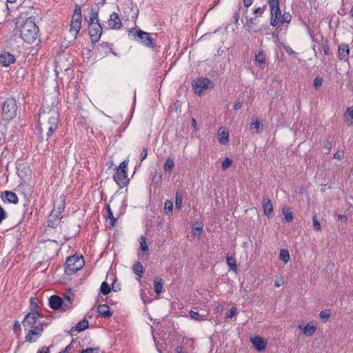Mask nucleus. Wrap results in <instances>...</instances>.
Segmentation results:
<instances>
[{"mask_svg": "<svg viewBox=\"0 0 353 353\" xmlns=\"http://www.w3.org/2000/svg\"><path fill=\"white\" fill-rule=\"evenodd\" d=\"M250 127L251 129L254 130L255 133H259L260 130L262 129L263 125L259 121L256 120L251 123Z\"/></svg>", "mask_w": 353, "mask_h": 353, "instance_id": "nucleus-40", "label": "nucleus"}, {"mask_svg": "<svg viewBox=\"0 0 353 353\" xmlns=\"http://www.w3.org/2000/svg\"><path fill=\"white\" fill-rule=\"evenodd\" d=\"M30 301V304L32 306L37 307V303L33 298H31Z\"/></svg>", "mask_w": 353, "mask_h": 353, "instance_id": "nucleus-64", "label": "nucleus"}, {"mask_svg": "<svg viewBox=\"0 0 353 353\" xmlns=\"http://www.w3.org/2000/svg\"><path fill=\"white\" fill-rule=\"evenodd\" d=\"M227 263L230 266L231 270H232L235 272H236L237 265L236 263V260L234 257L228 256H227Z\"/></svg>", "mask_w": 353, "mask_h": 353, "instance_id": "nucleus-34", "label": "nucleus"}, {"mask_svg": "<svg viewBox=\"0 0 353 353\" xmlns=\"http://www.w3.org/2000/svg\"><path fill=\"white\" fill-rule=\"evenodd\" d=\"M19 327H20V324L19 323V322H15L14 326H13V331L14 332H17V330L19 329Z\"/></svg>", "mask_w": 353, "mask_h": 353, "instance_id": "nucleus-60", "label": "nucleus"}, {"mask_svg": "<svg viewBox=\"0 0 353 353\" xmlns=\"http://www.w3.org/2000/svg\"><path fill=\"white\" fill-rule=\"evenodd\" d=\"M232 164V160L230 158L227 157L225 159V160L222 162L221 168L223 170H227L229 167L231 166Z\"/></svg>", "mask_w": 353, "mask_h": 353, "instance_id": "nucleus-44", "label": "nucleus"}, {"mask_svg": "<svg viewBox=\"0 0 353 353\" xmlns=\"http://www.w3.org/2000/svg\"><path fill=\"white\" fill-rule=\"evenodd\" d=\"M344 157V154H343V152L342 151H338L336 152L334 154V158L336 159H339V160H341Z\"/></svg>", "mask_w": 353, "mask_h": 353, "instance_id": "nucleus-55", "label": "nucleus"}, {"mask_svg": "<svg viewBox=\"0 0 353 353\" xmlns=\"http://www.w3.org/2000/svg\"><path fill=\"white\" fill-rule=\"evenodd\" d=\"M254 347L259 351L263 350L266 347V342L263 341L261 337H255L252 341Z\"/></svg>", "mask_w": 353, "mask_h": 353, "instance_id": "nucleus-23", "label": "nucleus"}, {"mask_svg": "<svg viewBox=\"0 0 353 353\" xmlns=\"http://www.w3.org/2000/svg\"><path fill=\"white\" fill-rule=\"evenodd\" d=\"M152 181L157 185H159L162 180V175L158 172H154L152 174Z\"/></svg>", "mask_w": 353, "mask_h": 353, "instance_id": "nucleus-41", "label": "nucleus"}, {"mask_svg": "<svg viewBox=\"0 0 353 353\" xmlns=\"http://www.w3.org/2000/svg\"><path fill=\"white\" fill-rule=\"evenodd\" d=\"M266 55L263 50L259 51L255 54V61L260 64H264L265 62Z\"/></svg>", "mask_w": 353, "mask_h": 353, "instance_id": "nucleus-27", "label": "nucleus"}, {"mask_svg": "<svg viewBox=\"0 0 353 353\" xmlns=\"http://www.w3.org/2000/svg\"><path fill=\"white\" fill-rule=\"evenodd\" d=\"M172 209H173L172 202L169 200H167L164 204V210H165V213L166 214L170 213L172 211Z\"/></svg>", "mask_w": 353, "mask_h": 353, "instance_id": "nucleus-43", "label": "nucleus"}, {"mask_svg": "<svg viewBox=\"0 0 353 353\" xmlns=\"http://www.w3.org/2000/svg\"><path fill=\"white\" fill-rule=\"evenodd\" d=\"M331 316V311L330 310H324L319 314V317L323 320H327Z\"/></svg>", "mask_w": 353, "mask_h": 353, "instance_id": "nucleus-42", "label": "nucleus"}, {"mask_svg": "<svg viewBox=\"0 0 353 353\" xmlns=\"http://www.w3.org/2000/svg\"><path fill=\"white\" fill-rule=\"evenodd\" d=\"M263 211L266 216H269L273 211V205L269 199L263 198Z\"/></svg>", "mask_w": 353, "mask_h": 353, "instance_id": "nucleus-24", "label": "nucleus"}, {"mask_svg": "<svg viewBox=\"0 0 353 353\" xmlns=\"http://www.w3.org/2000/svg\"><path fill=\"white\" fill-rule=\"evenodd\" d=\"M72 307V300L70 298L62 299L61 310L65 311Z\"/></svg>", "mask_w": 353, "mask_h": 353, "instance_id": "nucleus-33", "label": "nucleus"}, {"mask_svg": "<svg viewBox=\"0 0 353 353\" xmlns=\"http://www.w3.org/2000/svg\"><path fill=\"white\" fill-rule=\"evenodd\" d=\"M253 0H243V15L248 14V8L252 4Z\"/></svg>", "mask_w": 353, "mask_h": 353, "instance_id": "nucleus-48", "label": "nucleus"}, {"mask_svg": "<svg viewBox=\"0 0 353 353\" xmlns=\"http://www.w3.org/2000/svg\"><path fill=\"white\" fill-rule=\"evenodd\" d=\"M59 114L54 108L43 106V110L39 114V122L42 131H46L48 138L56 130L59 122Z\"/></svg>", "mask_w": 353, "mask_h": 353, "instance_id": "nucleus-1", "label": "nucleus"}, {"mask_svg": "<svg viewBox=\"0 0 353 353\" xmlns=\"http://www.w3.org/2000/svg\"><path fill=\"white\" fill-rule=\"evenodd\" d=\"M15 57L9 52H3L0 54V63L5 67L10 65L15 62Z\"/></svg>", "mask_w": 353, "mask_h": 353, "instance_id": "nucleus-16", "label": "nucleus"}, {"mask_svg": "<svg viewBox=\"0 0 353 353\" xmlns=\"http://www.w3.org/2000/svg\"><path fill=\"white\" fill-rule=\"evenodd\" d=\"M174 161L170 158L167 159L164 164V170L165 172H170L174 167Z\"/></svg>", "mask_w": 353, "mask_h": 353, "instance_id": "nucleus-38", "label": "nucleus"}, {"mask_svg": "<svg viewBox=\"0 0 353 353\" xmlns=\"http://www.w3.org/2000/svg\"><path fill=\"white\" fill-rule=\"evenodd\" d=\"M81 353H99V347H88L83 350Z\"/></svg>", "mask_w": 353, "mask_h": 353, "instance_id": "nucleus-47", "label": "nucleus"}, {"mask_svg": "<svg viewBox=\"0 0 353 353\" xmlns=\"http://www.w3.org/2000/svg\"><path fill=\"white\" fill-rule=\"evenodd\" d=\"M26 332V341L29 343H34L37 341L41 336L43 330V327L34 326L32 328L24 329Z\"/></svg>", "mask_w": 353, "mask_h": 353, "instance_id": "nucleus-12", "label": "nucleus"}, {"mask_svg": "<svg viewBox=\"0 0 353 353\" xmlns=\"http://www.w3.org/2000/svg\"><path fill=\"white\" fill-rule=\"evenodd\" d=\"M242 104H243V103H242L241 101L237 100V101H236V102L234 103V108L235 110H239V109H240L241 108Z\"/></svg>", "mask_w": 353, "mask_h": 353, "instance_id": "nucleus-56", "label": "nucleus"}, {"mask_svg": "<svg viewBox=\"0 0 353 353\" xmlns=\"http://www.w3.org/2000/svg\"><path fill=\"white\" fill-rule=\"evenodd\" d=\"M108 27L112 30H120L122 28V22L117 12H112L108 21Z\"/></svg>", "mask_w": 353, "mask_h": 353, "instance_id": "nucleus-13", "label": "nucleus"}, {"mask_svg": "<svg viewBox=\"0 0 353 353\" xmlns=\"http://www.w3.org/2000/svg\"><path fill=\"white\" fill-rule=\"evenodd\" d=\"M129 36L132 37L134 40L139 41L144 46L153 48L155 46L154 40L152 38L148 32L141 30L129 31Z\"/></svg>", "mask_w": 353, "mask_h": 353, "instance_id": "nucleus-3", "label": "nucleus"}, {"mask_svg": "<svg viewBox=\"0 0 353 353\" xmlns=\"http://www.w3.org/2000/svg\"><path fill=\"white\" fill-rule=\"evenodd\" d=\"M98 313L104 318H109L112 316L110 307L105 304L99 305L97 308Z\"/></svg>", "mask_w": 353, "mask_h": 353, "instance_id": "nucleus-21", "label": "nucleus"}, {"mask_svg": "<svg viewBox=\"0 0 353 353\" xmlns=\"http://www.w3.org/2000/svg\"><path fill=\"white\" fill-rule=\"evenodd\" d=\"M106 210H107V212H108L107 217L110 220V225H111V227H114L115 225V223H116V219L114 217L113 213L112 212V210H111L109 204H108L106 205Z\"/></svg>", "mask_w": 353, "mask_h": 353, "instance_id": "nucleus-29", "label": "nucleus"}, {"mask_svg": "<svg viewBox=\"0 0 353 353\" xmlns=\"http://www.w3.org/2000/svg\"><path fill=\"white\" fill-rule=\"evenodd\" d=\"M223 310H224L223 306L221 305H218L216 308V312L219 313H221L223 311Z\"/></svg>", "mask_w": 353, "mask_h": 353, "instance_id": "nucleus-61", "label": "nucleus"}, {"mask_svg": "<svg viewBox=\"0 0 353 353\" xmlns=\"http://www.w3.org/2000/svg\"><path fill=\"white\" fill-rule=\"evenodd\" d=\"M313 224H314V228L316 231H319L321 230V224H320L319 221L317 220L316 216H314L313 217Z\"/></svg>", "mask_w": 353, "mask_h": 353, "instance_id": "nucleus-50", "label": "nucleus"}, {"mask_svg": "<svg viewBox=\"0 0 353 353\" xmlns=\"http://www.w3.org/2000/svg\"><path fill=\"white\" fill-rule=\"evenodd\" d=\"M37 353H50L48 347H43Z\"/></svg>", "mask_w": 353, "mask_h": 353, "instance_id": "nucleus-59", "label": "nucleus"}, {"mask_svg": "<svg viewBox=\"0 0 353 353\" xmlns=\"http://www.w3.org/2000/svg\"><path fill=\"white\" fill-rule=\"evenodd\" d=\"M6 217V213L3 208L0 205V223L5 219Z\"/></svg>", "mask_w": 353, "mask_h": 353, "instance_id": "nucleus-54", "label": "nucleus"}, {"mask_svg": "<svg viewBox=\"0 0 353 353\" xmlns=\"http://www.w3.org/2000/svg\"><path fill=\"white\" fill-rule=\"evenodd\" d=\"M345 122L349 126H353V108H347L344 114Z\"/></svg>", "mask_w": 353, "mask_h": 353, "instance_id": "nucleus-22", "label": "nucleus"}, {"mask_svg": "<svg viewBox=\"0 0 353 353\" xmlns=\"http://www.w3.org/2000/svg\"><path fill=\"white\" fill-rule=\"evenodd\" d=\"M176 353H187L182 347H178L176 348Z\"/></svg>", "mask_w": 353, "mask_h": 353, "instance_id": "nucleus-62", "label": "nucleus"}, {"mask_svg": "<svg viewBox=\"0 0 353 353\" xmlns=\"http://www.w3.org/2000/svg\"><path fill=\"white\" fill-rule=\"evenodd\" d=\"M88 31L92 43L97 42L102 34V27L99 23H88Z\"/></svg>", "mask_w": 353, "mask_h": 353, "instance_id": "nucleus-11", "label": "nucleus"}, {"mask_svg": "<svg viewBox=\"0 0 353 353\" xmlns=\"http://www.w3.org/2000/svg\"><path fill=\"white\" fill-rule=\"evenodd\" d=\"M299 328L302 331V333L304 335L311 336L315 333L317 329V323L314 321L309 322L306 325L304 323H300L299 325Z\"/></svg>", "mask_w": 353, "mask_h": 353, "instance_id": "nucleus-14", "label": "nucleus"}, {"mask_svg": "<svg viewBox=\"0 0 353 353\" xmlns=\"http://www.w3.org/2000/svg\"><path fill=\"white\" fill-rule=\"evenodd\" d=\"M266 9V5H263L261 7H255L252 9V14L254 15L253 17H249L248 14L244 15L245 18L246 19L245 25L249 30L252 29L254 25L259 23V17L263 14Z\"/></svg>", "mask_w": 353, "mask_h": 353, "instance_id": "nucleus-9", "label": "nucleus"}, {"mask_svg": "<svg viewBox=\"0 0 353 353\" xmlns=\"http://www.w3.org/2000/svg\"><path fill=\"white\" fill-rule=\"evenodd\" d=\"M147 156H148V149L143 148L140 154L141 161H143L144 159H145L147 158Z\"/></svg>", "mask_w": 353, "mask_h": 353, "instance_id": "nucleus-53", "label": "nucleus"}, {"mask_svg": "<svg viewBox=\"0 0 353 353\" xmlns=\"http://www.w3.org/2000/svg\"><path fill=\"white\" fill-rule=\"evenodd\" d=\"M339 57L341 59H347L350 54V49L347 44H341L338 50Z\"/></svg>", "mask_w": 353, "mask_h": 353, "instance_id": "nucleus-20", "label": "nucleus"}, {"mask_svg": "<svg viewBox=\"0 0 353 353\" xmlns=\"http://www.w3.org/2000/svg\"><path fill=\"white\" fill-rule=\"evenodd\" d=\"M194 92L200 96L207 92L210 89H212L214 84L208 78L199 77L194 80L192 83Z\"/></svg>", "mask_w": 353, "mask_h": 353, "instance_id": "nucleus-6", "label": "nucleus"}, {"mask_svg": "<svg viewBox=\"0 0 353 353\" xmlns=\"http://www.w3.org/2000/svg\"><path fill=\"white\" fill-rule=\"evenodd\" d=\"M99 23V10L96 8H91L90 10V19L88 23Z\"/></svg>", "mask_w": 353, "mask_h": 353, "instance_id": "nucleus-25", "label": "nucleus"}, {"mask_svg": "<svg viewBox=\"0 0 353 353\" xmlns=\"http://www.w3.org/2000/svg\"><path fill=\"white\" fill-rule=\"evenodd\" d=\"M182 200H183V196H181V194L180 193L177 192L176 194V200H175V205H176V208H178V209L181 208V204H182Z\"/></svg>", "mask_w": 353, "mask_h": 353, "instance_id": "nucleus-45", "label": "nucleus"}, {"mask_svg": "<svg viewBox=\"0 0 353 353\" xmlns=\"http://www.w3.org/2000/svg\"><path fill=\"white\" fill-rule=\"evenodd\" d=\"M202 227L194 226L192 229V233L194 236H197L201 234Z\"/></svg>", "mask_w": 353, "mask_h": 353, "instance_id": "nucleus-49", "label": "nucleus"}, {"mask_svg": "<svg viewBox=\"0 0 353 353\" xmlns=\"http://www.w3.org/2000/svg\"><path fill=\"white\" fill-rule=\"evenodd\" d=\"M217 139L221 145H226L229 141V132L225 128H219L217 133Z\"/></svg>", "mask_w": 353, "mask_h": 353, "instance_id": "nucleus-17", "label": "nucleus"}, {"mask_svg": "<svg viewBox=\"0 0 353 353\" xmlns=\"http://www.w3.org/2000/svg\"><path fill=\"white\" fill-rule=\"evenodd\" d=\"M133 271L141 277L144 272L143 265L140 262H137L133 266Z\"/></svg>", "mask_w": 353, "mask_h": 353, "instance_id": "nucleus-30", "label": "nucleus"}, {"mask_svg": "<svg viewBox=\"0 0 353 353\" xmlns=\"http://www.w3.org/2000/svg\"><path fill=\"white\" fill-rule=\"evenodd\" d=\"M154 290L157 294H159L162 292L163 282L160 278H155L154 280Z\"/></svg>", "mask_w": 353, "mask_h": 353, "instance_id": "nucleus-28", "label": "nucleus"}, {"mask_svg": "<svg viewBox=\"0 0 353 353\" xmlns=\"http://www.w3.org/2000/svg\"><path fill=\"white\" fill-rule=\"evenodd\" d=\"M140 246H141V249L143 252H148L149 248L147 245L146 239L143 236H141L140 237Z\"/></svg>", "mask_w": 353, "mask_h": 353, "instance_id": "nucleus-37", "label": "nucleus"}, {"mask_svg": "<svg viewBox=\"0 0 353 353\" xmlns=\"http://www.w3.org/2000/svg\"><path fill=\"white\" fill-rule=\"evenodd\" d=\"M283 214L284 215L285 220L287 222H291L293 219L292 212L289 208H283Z\"/></svg>", "mask_w": 353, "mask_h": 353, "instance_id": "nucleus-36", "label": "nucleus"}, {"mask_svg": "<svg viewBox=\"0 0 353 353\" xmlns=\"http://www.w3.org/2000/svg\"><path fill=\"white\" fill-rule=\"evenodd\" d=\"M323 80L321 78L316 77L314 81V86L319 88L322 85Z\"/></svg>", "mask_w": 353, "mask_h": 353, "instance_id": "nucleus-51", "label": "nucleus"}, {"mask_svg": "<svg viewBox=\"0 0 353 353\" xmlns=\"http://www.w3.org/2000/svg\"><path fill=\"white\" fill-rule=\"evenodd\" d=\"M290 254L287 250H281L279 254L280 260L283 261L284 263H288L290 260Z\"/></svg>", "mask_w": 353, "mask_h": 353, "instance_id": "nucleus-32", "label": "nucleus"}, {"mask_svg": "<svg viewBox=\"0 0 353 353\" xmlns=\"http://www.w3.org/2000/svg\"><path fill=\"white\" fill-rule=\"evenodd\" d=\"M74 343H71L70 345H68L63 350L61 353H65V352H68V351L71 349V347L73 346Z\"/></svg>", "mask_w": 353, "mask_h": 353, "instance_id": "nucleus-58", "label": "nucleus"}, {"mask_svg": "<svg viewBox=\"0 0 353 353\" xmlns=\"http://www.w3.org/2000/svg\"><path fill=\"white\" fill-rule=\"evenodd\" d=\"M128 162L123 161L119 166L114 180L120 188H124L128 184L129 179L127 174Z\"/></svg>", "mask_w": 353, "mask_h": 353, "instance_id": "nucleus-7", "label": "nucleus"}, {"mask_svg": "<svg viewBox=\"0 0 353 353\" xmlns=\"http://www.w3.org/2000/svg\"><path fill=\"white\" fill-rule=\"evenodd\" d=\"M40 314L37 311L27 314L22 321L24 329L32 328L34 326L43 327V323L39 319Z\"/></svg>", "mask_w": 353, "mask_h": 353, "instance_id": "nucleus-10", "label": "nucleus"}, {"mask_svg": "<svg viewBox=\"0 0 353 353\" xmlns=\"http://www.w3.org/2000/svg\"><path fill=\"white\" fill-rule=\"evenodd\" d=\"M282 284H283V281H282L281 279H276V280H275V281H274V285H275L276 288L280 287Z\"/></svg>", "mask_w": 353, "mask_h": 353, "instance_id": "nucleus-57", "label": "nucleus"}, {"mask_svg": "<svg viewBox=\"0 0 353 353\" xmlns=\"http://www.w3.org/2000/svg\"><path fill=\"white\" fill-rule=\"evenodd\" d=\"M84 265L83 256L76 255L69 256L65 264V272L71 275L79 270Z\"/></svg>", "mask_w": 353, "mask_h": 353, "instance_id": "nucleus-4", "label": "nucleus"}, {"mask_svg": "<svg viewBox=\"0 0 353 353\" xmlns=\"http://www.w3.org/2000/svg\"><path fill=\"white\" fill-rule=\"evenodd\" d=\"M291 19L292 17L290 14L288 12H285L283 15H281V18L280 19L281 23L278 25V27L283 26L285 23H290Z\"/></svg>", "mask_w": 353, "mask_h": 353, "instance_id": "nucleus-35", "label": "nucleus"}, {"mask_svg": "<svg viewBox=\"0 0 353 353\" xmlns=\"http://www.w3.org/2000/svg\"><path fill=\"white\" fill-rule=\"evenodd\" d=\"M76 21L79 23H82L81 8L78 5L75 6L74 12L71 21L75 22Z\"/></svg>", "mask_w": 353, "mask_h": 353, "instance_id": "nucleus-26", "label": "nucleus"}, {"mask_svg": "<svg viewBox=\"0 0 353 353\" xmlns=\"http://www.w3.org/2000/svg\"><path fill=\"white\" fill-rule=\"evenodd\" d=\"M190 316L194 320H200L201 314L199 312L192 310L190 312Z\"/></svg>", "mask_w": 353, "mask_h": 353, "instance_id": "nucleus-52", "label": "nucleus"}, {"mask_svg": "<svg viewBox=\"0 0 353 353\" xmlns=\"http://www.w3.org/2000/svg\"><path fill=\"white\" fill-rule=\"evenodd\" d=\"M89 325V323L87 320L85 319H83V320H81V321H79L76 327H75V330L78 332H81V331H83L84 330H85Z\"/></svg>", "mask_w": 353, "mask_h": 353, "instance_id": "nucleus-31", "label": "nucleus"}, {"mask_svg": "<svg viewBox=\"0 0 353 353\" xmlns=\"http://www.w3.org/2000/svg\"><path fill=\"white\" fill-rule=\"evenodd\" d=\"M268 2L271 14L270 25L274 27H278V25L281 23L280 19L281 18L279 0H268Z\"/></svg>", "mask_w": 353, "mask_h": 353, "instance_id": "nucleus-8", "label": "nucleus"}, {"mask_svg": "<svg viewBox=\"0 0 353 353\" xmlns=\"http://www.w3.org/2000/svg\"><path fill=\"white\" fill-rule=\"evenodd\" d=\"M100 290L103 294L106 295L110 292L111 290L110 285L103 281L101 285Z\"/></svg>", "mask_w": 353, "mask_h": 353, "instance_id": "nucleus-39", "label": "nucleus"}, {"mask_svg": "<svg viewBox=\"0 0 353 353\" xmlns=\"http://www.w3.org/2000/svg\"><path fill=\"white\" fill-rule=\"evenodd\" d=\"M81 28V23L78 21H71L70 28L69 30L68 35L67 38L69 41H74L77 39L79 32Z\"/></svg>", "mask_w": 353, "mask_h": 353, "instance_id": "nucleus-15", "label": "nucleus"}, {"mask_svg": "<svg viewBox=\"0 0 353 353\" xmlns=\"http://www.w3.org/2000/svg\"><path fill=\"white\" fill-rule=\"evenodd\" d=\"M237 314V310L235 307L230 308L225 314V317L228 319L232 318Z\"/></svg>", "mask_w": 353, "mask_h": 353, "instance_id": "nucleus-46", "label": "nucleus"}, {"mask_svg": "<svg viewBox=\"0 0 353 353\" xmlns=\"http://www.w3.org/2000/svg\"><path fill=\"white\" fill-rule=\"evenodd\" d=\"M191 123H192V125L193 126L194 130H196V121L195 119L192 118L191 119Z\"/></svg>", "mask_w": 353, "mask_h": 353, "instance_id": "nucleus-63", "label": "nucleus"}, {"mask_svg": "<svg viewBox=\"0 0 353 353\" xmlns=\"http://www.w3.org/2000/svg\"><path fill=\"white\" fill-rule=\"evenodd\" d=\"M39 28L32 18L27 19L20 27L21 39L29 43H33L37 38Z\"/></svg>", "mask_w": 353, "mask_h": 353, "instance_id": "nucleus-2", "label": "nucleus"}, {"mask_svg": "<svg viewBox=\"0 0 353 353\" xmlns=\"http://www.w3.org/2000/svg\"><path fill=\"white\" fill-rule=\"evenodd\" d=\"M17 102L13 98H8L2 105V117L4 120L10 121L17 115Z\"/></svg>", "mask_w": 353, "mask_h": 353, "instance_id": "nucleus-5", "label": "nucleus"}, {"mask_svg": "<svg viewBox=\"0 0 353 353\" xmlns=\"http://www.w3.org/2000/svg\"><path fill=\"white\" fill-rule=\"evenodd\" d=\"M62 299L59 296L53 295L49 299V304L51 308L54 310L61 309Z\"/></svg>", "mask_w": 353, "mask_h": 353, "instance_id": "nucleus-18", "label": "nucleus"}, {"mask_svg": "<svg viewBox=\"0 0 353 353\" xmlns=\"http://www.w3.org/2000/svg\"><path fill=\"white\" fill-rule=\"evenodd\" d=\"M3 199L4 201H7L10 203L17 204L19 202V199L17 194L12 192L6 191L3 195Z\"/></svg>", "mask_w": 353, "mask_h": 353, "instance_id": "nucleus-19", "label": "nucleus"}]
</instances>
